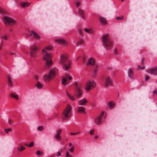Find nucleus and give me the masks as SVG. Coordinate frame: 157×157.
<instances>
[{"label":"nucleus","instance_id":"nucleus-1","mask_svg":"<svg viewBox=\"0 0 157 157\" xmlns=\"http://www.w3.org/2000/svg\"><path fill=\"white\" fill-rule=\"evenodd\" d=\"M60 63L63 65V68L65 71H67L70 68V63L67 59L66 55H61L60 57Z\"/></svg>","mask_w":157,"mask_h":157},{"label":"nucleus","instance_id":"nucleus-46","mask_svg":"<svg viewBox=\"0 0 157 157\" xmlns=\"http://www.w3.org/2000/svg\"><path fill=\"white\" fill-rule=\"evenodd\" d=\"M0 12H3L4 13H5V11L1 7H0Z\"/></svg>","mask_w":157,"mask_h":157},{"label":"nucleus","instance_id":"nucleus-23","mask_svg":"<svg viewBox=\"0 0 157 157\" xmlns=\"http://www.w3.org/2000/svg\"><path fill=\"white\" fill-rule=\"evenodd\" d=\"M79 13L82 19H84L85 18V17L84 15V11L81 9H79Z\"/></svg>","mask_w":157,"mask_h":157},{"label":"nucleus","instance_id":"nucleus-35","mask_svg":"<svg viewBox=\"0 0 157 157\" xmlns=\"http://www.w3.org/2000/svg\"><path fill=\"white\" fill-rule=\"evenodd\" d=\"M74 146H72V147L69 149L70 153H73L74 151Z\"/></svg>","mask_w":157,"mask_h":157},{"label":"nucleus","instance_id":"nucleus-61","mask_svg":"<svg viewBox=\"0 0 157 157\" xmlns=\"http://www.w3.org/2000/svg\"><path fill=\"white\" fill-rule=\"evenodd\" d=\"M82 30V29H80L79 30V32H80V33H81Z\"/></svg>","mask_w":157,"mask_h":157},{"label":"nucleus","instance_id":"nucleus-38","mask_svg":"<svg viewBox=\"0 0 157 157\" xmlns=\"http://www.w3.org/2000/svg\"><path fill=\"white\" fill-rule=\"evenodd\" d=\"M44 129V127L42 126H40L37 128L38 131H42Z\"/></svg>","mask_w":157,"mask_h":157},{"label":"nucleus","instance_id":"nucleus-53","mask_svg":"<svg viewBox=\"0 0 157 157\" xmlns=\"http://www.w3.org/2000/svg\"><path fill=\"white\" fill-rule=\"evenodd\" d=\"M144 59L142 58V61H141V63L142 64H143V63H144Z\"/></svg>","mask_w":157,"mask_h":157},{"label":"nucleus","instance_id":"nucleus-32","mask_svg":"<svg viewBox=\"0 0 157 157\" xmlns=\"http://www.w3.org/2000/svg\"><path fill=\"white\" fill-rule=\"evenodd\" d=\"M66 157H72V156L70 154L69 151H67L66 153Z\"/></svg>","mask_w":157,"mask_h":157},{"label":"nucleus","instance_id":"nucleus-31","mask_svg":"<svg viewBox=\"0 0 157 157\" xmlns=\"http://www.w3.org/2000/svg\"><path fill=\"white\" fill-rule=\"evenodd\" d=\"M83 43H84V41L82 40H81L78 41L77 42L76 44H83Z\"/></svg>","mask_w":157,"mask_h":157},{"label":"nucleus","instance_id":"nucleus-44","mask_svg":"<svg viewBox=\"0 0 157 157\" xmlns=\"http://www.w3.org/2000/svg\"><path fill=\"white\" fill-rule=\"evenodd\" d=\"M36 154L37 155H42V154L41 153V152L40 151H38L36 152Z\"/></svg>","mask_w":157,"mask_h":157},{"label":"nucleus","instance_id":"nucleus-14","mask_svg":"<svg viewBox=\"0 0 157 157\" xmlns=\"http://www.w3.org/2000/svg\"><path fill=\"white\" fill-rule=\"evenodd\" d=\"M57 70L55 68H52L50 70L49 74L52 79L56 75Z\"/></svg>","mask_w":157,"mask_h":157},{"label":"nucleus","instance_id":"nucleus-36","mask_svg":"<svg viewBox=\"0 0 157 157\" xmlns=\"http://www.w3.org/2000/svg\"><path fill=\"white\" fill-rule=\"evenodd\" d=\"M52 47L51 46H49L46 47L44 49L45 50V49H47V50H48V51H51V50H52Z\"/></svg>","mask_w":157,"mask_h":157},{"label":"nucleus","instance_id":"nucleus-26","mask_svg":"<svg viewBox=\"0 0 157 157\" xmlns=\"http://www.w3.org/2000/svg\"><path fill=\"white\" fill-rule=\"evenodd\" d=\"M30 4L29 3H28V2H21V5L22 7H24L26 6H28L30 5Z\"/></svg>","mask_w":157,"mask_h":157},{"label":"nucleus","instance_id":"nucleus-55","mask_svg":"<svg viewBox=\"0 0 157 157\" xmlns=\"http://www.w3.org/2000/svg\"><path fill=\"white\" fill-rule=\"evenodd\" d=\"M69 146L70 147H72V146H73V145H72V144L71 143H70L69 144Z\"/></svg>","mask_w":157,"mask_h":157},{"label":"nucleus","instance_id":"nucleus-62","mask_svg":"<svg viewBox=\"0 0 157 157\" xmlns=\"http://www.w3.org/2000/svg\"><path fill=\"white\" fill-rule=\"evenodd\" d=\"M3 43V41H2V45Z\"/></svg>","mask_w":157,"mask_h":157},{"label":"nucleus","instance_id":"nucleus-64","mask_svg":"<svg viewBox=\"0 0 157 157\" xmlns=\"http://www.w3.org/2000/svg\"><path fill=\"white\" fill-rule=\"evenodd\" d=\"M156 83H157V80H156Z\"/></svg>","mask_w":157,"mask_h":157},{"label":"nucleus","instance_id":"nucleus-18","mask_svg":"<svg viewBox=\"0 0 157 157\" xmlns=\"http://www.w3.org/2000/svg\"><path fill=\"white\" fill-rule=\"evenodd\" d=\"M29 32L30 35L31 36L33 35L34 38L35 39H38L40 38V36L35 32L32 31Z\"/></svg>","mask_w":157,"mask_h":157},{"label":"nucleus","instance_id":"nucleus-54","mask_svg":"<svg viewBox=\"0 0 157 157\" xmlns=\"http://www.w3.org/2000/svg\"><path fill=\"white\" fill-rule=\"evenodd\" d=\"M76 4H77V6H76L77 7H78L79 5V3L78 2H77L76 3Z\"/></svg>","mask_w":157,"mask_h":157},{"label":"nucleus","instance_id":"nucleus-58","mask_svg":"<svg viewBox=\"0 0 157 157\" xmlns=\"http://www.w3.org/2000/svg\"><path fill=\"white\" fill-rule=\"evenodd\" d=\"M98 138V136H96L94 137V138L95 139H96Z\"/></svg>","mask_w":157,"mask_h":157},{"label":"nucleus","instance_id":"nucleus-52","mask_svg":"<svg viewBox=\"0 0 157 157\" xmlns=\"http://www.w3.org/2000/svg\"><path fill=\"white\" fill-rule=\"evenodd\" d=\"M70 134L71 135H75L76 134V133H71Z\"/></svg>","mask_w":157,"mask_h":157},{"label":"nucleus","instance_id":"nucleus-20","mask_svg":"<svg viewBox=\"0 0 157 157\" xmlns=\"http://www.w3.org/2000/svg\"><path fill=\"white\" fill-rule=\"evenodd\" d=\"M99 19L100 23L102 24L105 25L107 24V21L104 18L102 17H100L99 18Z\"/></svg>","mask_w":157,"mask_h":157},{"label":"nucleus","instance_id":"nucleus-45","mask_svg":"<svg viewBox=\"0 0 157 157\" xmlns=\"http://www.w3.org/2000/svg\"><path fill=\"white\" fill-rule=\"evenodd\" d=\"M149 77L148 76H146L145 77V80L146 81H147V80L149 79Z\"/></svg>","mask_w":157,"mask_h":157},{"label":"nucleus","instance_id":"nucleus-63","mask_svg":"<svg viewBox=\"0 0 157 157\" xmlns=\"http://www.w3.org/2000/svg\"><path fill=\"white\" fill-rule=\"evenodd\" d=\"M2 47L1 46H0V50H1V49L2 48Z\"/></svg>","mask_w":157,"mask_h":157},{"label":"nucleus","instance_id":"nucleus-49","mask_svg":"<svg viewBox=\"0 0 157 157\" xmlns=\"http://www.w3.org/2000/svg\"><path fill=\"white\" fill-rule=\"evenodd\" d=\"M114 54L116 55H117V49H114Z\"/></svg>","mask_w":157,"mask_h":157},{"label":"nucleus","instance_id":"nucleus-51","mask_svg":"<svg viewBox=\"0 0 157 157\" xmlns=\"http://www.w3.org/2000/svg\"><path fill=\"white\" fill-rule=\"evenodd\" d=\"M10 55H14L15 56H16V55L15 53L11 52L10 53Z\"/></svg>","mask_w":157,"mask_h":157},{"label":"nucleus","instance_id":"nucleus-40","mask_svg":"<svg viewBox=\"0 0 157 157\" xmlns=\"http://www.w3.org/2000/svg\"><path fill=\"white\" fill-rule=\"evenodd\" d=\"M144 69V66H143L142 67H141L139 65H138L137 66V69L138 70H142V69Z\"/></svg>","mask_w":157,"mask_h":157},{"label":"nucleus","instance_id":"nucleus-7","mask_svg":"<svg viewBox=\"0 0 157 157\" xmlns=\"http://www.w3.org/2000/svg\"><path fill=\"white\" fill-rule=\"evenodd\" d=\"M4 23L6 25L12 26L16 23V21L12 19L7 17L4 16L3 18Z\"/></svg>","mask_w":157,"mask_h":157},{"label":"nucleus","instance_id":"nucleus-48","mask_svg":"<svg viewBox=\"0 0 157 157\" xmlns=\"http://www.w3.org/2000/svg\"><path fill=\"white\" fill-rule=\"evenodd\" d=\"M34 78L36 80H37L38 79V76L37 75H36L34 76Z\"/></svg>","mask_w":157,"mask_h":157},{"label":"nucleus","instance_id":"nucleus-11","mask_svg":"<svg viewBox=\"0 0 157 157\" xmlns=\"http://www.w3.org/2000/svg\"><path fill=\"white\" fill-rule=\"evenodd\" d=\"M63 77H64L62 78L61 83L63 85L65 86L67 82V79H69L70 80H71L72 78L71 76L68 75L64 76Z\"/></svg>","mask_w":157,"mask_h":157},{"label":"nucleus","instance_id":"nucleus-16","mask_svg":"<svg viewBox=\"0 0 157 157\" xmlns=\"http://www.w3.org/2000/svg\"><path fill=\"white\" fill-rule=\"evenodd\" d=\"M104 114V112H102L101 114L95 120V123L97 125L100 124L101 122V118L103 115Z\"/></svg>","mask_w":157,"mask_h":157},{"label":"nucleus","instance_id":"nucleus-9","mask_svg":"<svg viewBox=\"0 0 157 157\" xmlns=\"http://www.w3.org/2000/svg\"><path fill=\"white\" fill-rule=\"evenodd\" d=\"M113 83L111 78L109 76L107 77L105 79V86L107 87L113 85Z\"/></svg>","mask_w":157,"mask_h":157},{"label":"nucleus","instance_id":"nucleus-25","mask_svg":"<svg viewBox=\"0 0 157 157\" xmlns=\"http://www.w3.org/2000/svg\"><path fill=\"white\" fill-rule=\"evenodd\" d=\"M128 75L129 78H132L133 76L132 70L131 69H129L128 72Z\"/></svg>","mask_w":157,"mask_h":157},{"label":"nucleus","instance_id":"nucleus-27","mask_svg":"<svg viewBox=\"0 0 157 157\" xmlns=\"http://www.w3.org/2000/svg\"><path fill=\"white\" fill-rule=\"evenodd\" d=\"M12 84V82L11 79L10 78V77L8 76V86L9 87H11Z\"/></svg>","mask_w":157,"mask_h":157},{"label":"nucleus","instance_id":"nucleus-41","mask_svg":"<svg viewBox=\"0 0 157 157\" xmlns=\"http://www.w3.org/2000/svg\"><path fill=\"white\" fill-rule=\"evenodd\" d=\"M68 98L71 100L72 101H74L75 100V99L74 98V97L73 96H71V95H70L69 97Z\"/></svg>","mask_w":157,"mask_h":157},{"label":"nucleus","instance_id":"nucleus-6","mask_svg":"<svg viewBox=\"0 0 157 157\" xmlns=\"http://www.w3.org/2000/svg\"><path fill=\"white\" fill-rule=\"evenodd\" d=\"M96 83L93 80H88L86 83V89L87 91H90L96 86Z\"/></svg>","mask_w":157,"mask_h":157},{"label":"nucleus","instance_id":"nucleus-2","mask_svg":"<svg viewBox=\"0 0 157 157\" xmlns=\"http://www.w3.org/2000/svg\"><path fill=\"white\" fill-rule=\"evenodd\" d=\"M43 59L46 60V65L48 67H50L52 64L53 62L51 60L52 55L50 53H48L45 49L42 50Z\"/></svg>","mask_w":157,"mask_h":157},{"label":"nucleus","instance_id":"nucleus-28","mask_svg":"<svg viewBox=\"0 0 157 157\" xmlns=\"http://www.w3.org/2000/svg\"><path fill=\"white\" fill-rule=\"evenodd\" d=\"M35 86L39 89L43 87L42 84L39 82H38L35 84Z\"/></svg>","mask_w":157,"mask_h":157},{"label":"nucleus","instance_id":"nucleus-30","mask_svg":"<svg viewBox=\"0 0 157 157\" xmlns=\"http://www.w3.org/2000/svg\"><path fill=\"white\" fill-rule=\"evenodd\" d=\"M108 105L109 107H111L114 105V104L112 101H110L108 102Z\"/></svg>","mask_w":157,"mask_h":157},{"label":"nucleus","instance_id":"nucleus-59","mask_svg":"<svg viewBox=\"0 0 157 157\" xmlns=\"http://www.w3.org/2000/svg\"><path fill=\"white\" fill-rule=\"evenodd\" d=\"M24 145H25V146H27L28 147H29V144H24Z\"/></svg>","mask_w":157,"mask_h":157},{"label":"nucleus","instance_id":"nucleus-4","mask_svg":"<svg viewBox=\"0 0 157 157\" xmlns=\"http://www.w3.org/2000/svg\"><path fill=\"white\" fill-rule=\"evenodd\" d=\"M74 84L75 86L74 95L76 98H78L82 96V91L81 88L82 84L77 82H75Z\"/></svg>","mask_w":157,"mask_h":157},{"label":"nucleus","instance_id":"nucleus-22","mask_svg":"<svg viewBox=\"0 0 157 157\" xmlns=\"http://www.w3.org/2000/svg\"><path fill=\"white\" fill-rule=\"evenodd\" d=\"M56 41L58 43L62 44H66V41L63 39H59L56 40Z\"/></svg>","mask_w":157,"mask_h":157},{"label":"nucleus","instance_id":"nucleus-47","mask_svg":"<svg viewBox=\"0 0 157 157\" xmlns=\"http://www.w3.org/2000/svg\"><path fill=\"white\" fill-rule=\"evenodd\" d=\"M94 130H91L90 132V134L91 135H92L94 134Z\"/></svg>","mask_w":157,"mask_h":157},{"label":"nucleus","instance_id":"nucleus-39","mask_svg":"<svg viewBox=\"0 0 157 157\" xmlns=\"http://www.w3.org/2000/svg\"><path fill=\"white\" fill-rule=\"evenodd\" d=\"M98 69L97 68H94L93 71V73L94 75H95L97 73V72L98 71Z\"/></svg>","mask_w":157,"mask_h":157},{"label":"nucleus","instance_id":"nucleus-13","mask_svg":"<svg viewBox=\"0 0 157 157\" xmlns=\"http://www.w3.org/2000/svg\"><path fill=\"white\" fill-rule=\"evenodd\" d=\"M62 132V130L60 129H58L56 131V133L55 136V138L57 140H59L61 139L60 134Z\"/></svg>","mask_w":157,"mask_h":157},{"label":"nucleus","instance_id":"nucleus-12","mask_svg":"<svg viewBox=\"0 0 157 157\" xmlns=\"http://www.w3.org/2000/svg\"><path fill=\"white\" fill-rule=\"evenodd\" d=\"M88 102L87 100L85 98H83L78 100V104L80 105H86Z\"/></svg>","mask_w":157,"mask_h":157},{"label":"nucleus","instance_id":"nucleus-10","mask_svg":"<svg viewBox=\"0 0 157 157\" xmlns=\"http://www.w3.org/2000/svg\"><path fill=\"white\" fill-rule=\"evenodd\" d=\"M147 72L148 73L155 75H157V67H155L149 69Z\"/></svg>","mask_w":157,"mask_h":157},{"label":"nucleus","instance_id":"nucleus-8","mask_svg":"<svg viewBox=\"0 0 157 157\" xmlns=\"http://www.w3.org/2000/svg\"><path fill=\"white\" fill-rule=\"evenodd\" d=\"M38 48L36 46L31 47L30 48V55L31 57H36V54L37 53Z\"/></svg>","mask_w":157,"mask_h":157},{"label":"nucleus","instance_id":"nucleus-15","mask_svg":"<svg viewBox=\"0 0 157 157\" xmlns=\"http://www.w3.org/2000/svg\"><path fill=\"white\" fill-rule=\"evenodd\" d=\"M43 78L44 80L46 82H48L53 79L49 74H45L43 75Z\"/></svg>","mask_w":157,"mask_h":157},{"label":"nucleus","instance_id":"nucleus-50","mask_svg":"<svg viewBox=\"0 0 157 157\" xmlns=\"http://www.w3.org/2000/svg\"><path fill=\"white\" fill-rule=\"evenodd\" d=\"M57 156H60L61 155V152L60 151H58L57 152Z\"/></svg>","mask_w":157,"mask_h":157},{"label":"nucleus","instance_id":"nucleus-56","mask_svg":"<svg viewBox=\"0 0 157 157\" xmlns=\"http://www.w3.org/2000/svg\"><path fill=\"white\" fill-rule=\"evenodd\" d=\"M67 96H68V97H69L70 95L69 94V93L67 91Z\"/></svg>","mask_w":157,"mask_h":157},{"label":"nucleus","instance_id":"nucleus-43","mask_svg":"<svg viewBox=\"0 0 157 157\" xmlns=\"http://www.w3.org/2000/svg\"><path fill=\"white\" fill-rule=\"evenodd\" d=\"M153 94H157V89L154 90L153 91Z\"/></svg>","mask_w":157,"mask_h":157},{"label":"nucleus","instance_id":"nucleus-42","mask_svg":"<svg viewBox=\"0 0 157 157\" xmlns=\"http://www.w3.org/2000/svg\"><path fill=\"white\" fill-rule=\"evenodd\" d=\"M34 144L33 142H32L30 144H29V147H32Z\"/></svg>","mask_w":157,"mask_h":157},{"label":"nucleus","instance_id":"nucleus-19","mask_svg":"<svg viewBox=\"0 0 157 157\" xmlns=\"http://www.w3.org/2000/svg\"><path fill=\"white\" fill-rule=\"evenodd\" d=\"M16 148L18 152H20L24 151L25 148L21 144H19V145L16 147Z\"/></svg>","mask_w":157,"mask_h":157},{"label":"nucleus","instance_id":"nucleus-60","mask_svg":"<svg viewBox=\"0 0 157 157\" xmlns=\"http://www.w3.org/2000/svg\"><path fill=\"white\" fill-rule=\"evenodd\" d=\"M80 132H77L76 133V134H78Z\"/></svg>","mask_w":157,"mask_h":157},{"label":"nucleus","instance_id":"nucleus-57","mask_svg":"<svg viewBox=\"0 0 157 157\" xmlns=\"http://www.w3.org/2000/svg\"><path fill=\"white\" fill-rule=\"evenodd\" d=\"M9 122V124H12V122L11 120H10Z\"/></svg>","mask_w":157,"mask_h":157},{"label":"nucleus","instance_id":"nucleus-3","mask_svg":"<svg viewBox=\"0 0 157 157\" xmlns=\"http://www.w3.org/2000/svg\"><path fill=\"white\" fill-rule=\"evenodd\" d=\"M102 43L106 49L109 50L111 49L112 44L108 35H104L103 36Z\"/></svg>","mask_w":157,"mask_h":157},{"label":"nucleus","instance_id":"nucleus-5","mask_svg":"<svg viewBox=\"0 0 157 157\" xmlns=\"http://www.w3.org/2000/svg\"><path fill=\"white\" fill-rule=\"evenodd\" d=\"M71 107L68 105L65 109L63 110L62 115V118L63 120H67L70 117L71 115Z\"/></svg>","mask_w":157,"mask_h":157},{"label":"nucleus","instance_id":"nucleus-34","mask_svg":"<svg viewBox=\"0 0 157 157\" xmlns=\"http://www.w3.org/2000/svg\"><path fill=\"white\" fill-rule=\"evenodd\" d=\"M123 18V16H121L120 17H116V19L118 20H121Z\"/></svg>","mask_w":157,"mask_h":157},{"label":"nucleus","instance_id":"nucleus-33","mask_svg":"<svg viewBox=\"0 0 157 157\" xmlns=\"http://www.w3.org/2000/svg\"><path fill=\"white\" fill-rule=\"evenodd\" d=\"M1 38L2 40H7V36L6 35H3L1 37Z\"/></svg>","mask_w":157,"mask_h":157},{"label":"nucleus","instance_id":"nucleus-17","mask_svg":"<svg viewBox=\"0 0 157 157\" xmlns=\"http://www.w3.org/2000/svg\"><path fill=\"white\" fill-rule=\"evenodd\" d=\"M87 65H94L95 64V61L94 59L91 57L86 62Z\"/></svg>","mask_w":157,"mask_h":157},{"label":"nucleus","instance_id":"nucleus-37","mask_svg":"<svg viewBox=\"0 0 157 157\" xmlns=\"http://www.w3.org/2000/svg\"><path fill=\"white\" fill-rule=\"evenodd\" d=\"M12 130V129L11 128H9L8 129H4V131L6 133H8V132H10Z\"/></svg>","mask_w":157,"mask_h":157},{"label":"nucleus","instance_id":"nucleus-24","mask_svg":"<svg viewBox=\"0 0 157 157\" xmlns=\"http://www.w3.org/2000/svg\"><path fill=\"white\" fill-rule=\"evenodd\" d=\"M84 30L86 33L89 34H93L94 33V31L92 29L85 28Z\"/></svg>","mask_w":157,"mask_h":157},{"label":"nucleus","instance_id":"nucleus-29","mask_svg":"<svg viewBox=\"0 0 157 157\" xmlns=\"http://www.w3.org/2000/svg\"><path fill=\"white\" fill-rule=\"evenodd\" d=\"M10 96L11 97H13L16 99L17 100L18 99V95L16 94H12L10 95Z\"/></svg>","mask_w":157,"mask_h":157},{"label":"nucleus","instance_id":"nucleus-21","mask_svg":"<svg viewBox=\"0 0 157 157\" xmlns=\"http://www.w3.org/2000/svg\"><path fill=\"white\" fill-rule=\"evenodd\" d=\"M85 108L83 106H81L78 107V112L81 113H84L85 112Z\"/></svg>","mask_w":157,"mask_h":157}]
</instances>
